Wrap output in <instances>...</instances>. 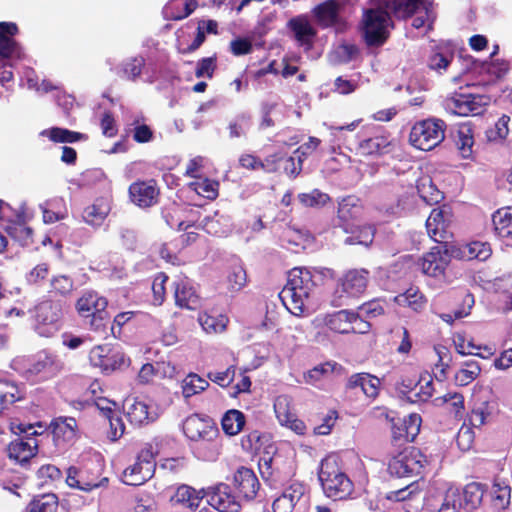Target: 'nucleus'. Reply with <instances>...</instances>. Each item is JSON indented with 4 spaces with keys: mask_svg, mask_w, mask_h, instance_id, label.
Returning <instances> with one entry per match:
<instances>
[{
    "mask_svg": "<svg viewBox=\"0 0 512 512\" xmlns=\"http://www.w3.org/2000/svg\"><path fill=\"white\" fill-rule=\"evenodd\" d=\"M385 9L371 8L364 11L362 29L365 42L368 46L383 45L389 36V27L392 26L388 11L397 18L411 17L422 6L429 15L431 4L423 0H384Z\"/></svg>",
    "mask_w": 512,
    "mask_h": 512,
    "instance_id": "obj_1",
    "label": "nucleus"
},
{
    "mask_svg": "<svg viewBox=\"0 0 512 512\" xmlns=\"http://www.w3.org/2000/svg\"><path fill=\"white\" fill-rule=\"evenodd\" d=\"M316 287L312 272L307 268H293L289 272L288 282L280 293L287 309L300 316L306 310L309 298Z\"/></svg>",
    "mask_w": 512,
    "mask_h": 512,
    "instance_id": "obj_2",
    "label": "nucleus"
},
{
    "mask_svg": "<svg viewBox=\"0 0 512 512\" xmlns=\"http://www.w3.org/2000/svg\"><path fill=\"white\" fill-rule=\"evenodd\" d=\"M318 476L327 497L341 500L351 494L352 481L340 469L335 457L329 456L322 460Z\"/></svg>",
    "mask_w": 512,
    "mask_h": 512,
    "instance_id": "obj_3",
    "label": "nucleus"
},
{
    "mask_svg": "<svg viewBox=\"0 0 512 512\" xmlns=\"http://www.w3.org/2000/svg\"><path fill=\"white\" fill-rule=\"evenodd\" d=\"M446 124L438 118H429L414 124L409 142L417 149L430 151L445 138Z\"/></svg>",
    "mask_w": 512,
    "mask_h": 512,
    "instance_id": "obj_4",
    "label": "nucleus"
},
{
    "mask_svg": "<svg viewBox=\"0 0 512 512\" xmlns=\"http://www.w3.org/2000/svg\"><path fill=\"white\" fill-rule=\"evenodd\" d=\"M155 451L151 444H146L139 452L136 462L123 472V482L138 486L151 479L155 472Z\"/></svg>",
    "mask_w": 512,
    "mask_h": 512,
    "instance_id": "obj_5",
    "label": "nucleus"
},
{
    "mask_svg": "<svg viewBox=\"0 0 512 512\" xmlns=\"http://www.w3.org/2000/svg\"><path fill=\"white\" fill-rule=\"evenodd\" d=\"M426 462L425 456L419 449L407 447L390 460L388 471L397 477L419 475Z\"/></svg>",
    "mask_w": 512,
    "mask_h": 512,
    "instance_id": "obj_6",
    "label": "nucleus"
},
{
    "mask_svg": "<svg viewBox=\"0 0 512 512\" xmlns=\"http://www.w3.org/2000/svg\"><path fill=\"white\" fill-rule=\"evenodd\" d=\"M489 103L490 97L487 95L455 93L447 97L443 105L451 114L468 116L481 114Z\"/></svg>",
    "mask_w": 512,
    "mask_h": 512,
    "instance_id": "obj_7",
    "label": "nucleus"
},
{
    "mask_svg": "<svg viewBox=\"0 0 512 512\" xmlns=\"http://www.w3.org/2000/svg\"><path fill=\"white\" fill-rule=\"evenodd\" d=\"M369 271L366 269H351L338 281L335 291V305H345L344 298L358 297L363 294L369 283Z\"/></svg>",
    "mask_w": 512,
    "mask_h": 512,
    "instance_id": "obj_8",
    "label": "nucleus"
},
{
    "mask_svg": "<svg viewBox=\"0 0 512 512\" xmlns=\"http://www.w3.org/2000/svg\"><path fill=\"white\" fill-rule=\"evenodd\" d=\"M62 315L61 305L58 302L45 300L35 306V329L44 337H50L59 330V321Z\"/></svg>",
    "mask_w": 512,
    "mask_h": 512,
    "instance_id": "obj_9",
    "label": "nucleus"
},
{
    "mask_svg": "<svg viewBox=\"0 0 512 512\" xmlns=\"http://www.w3.org/2000/svg\"><path fill=\"white\" fill-rule=\"evenodd\" d=\"M63 368L64 362L57 355L43 351L25 366L23 374L27 379L37 377L46 380L56 376Z\"/></svg>",
    "mask_w": 512,
    "mask_h": 512,
    "instance_id": "obj_10",
    "label": "nucleus"
},
{
    "mask_svg": "<svg viewBox=\"0 0 512 512\" xmlns=\"http://www.w3.org/2000/svg\"><path fill=\"white\" fill-rule=\"evenodd\" d=\"M183 432L195 442H213L219 435L216 423L207 416L192 414L183 422Z\"/></svg>",
    "mask_w": 512,
    "mask_h": 512,
    "instance_id": "obj_11",
    "label": "nucleus"
},
{
    "mask_svg": "<svg viewBox=\"0 0 512 512\" xmlns=\"http://www.w3.org/2000/svg\"><path fill=\"white\" fill-rule=\"evenodd\" d=\"M450 243H438L437 246L432 247L421 259L418 265L421 271L428 276L437 277L444 273L445 268L450 262Z\"/></svg>",
    "mask_w": 512,
    "mask_h": 512,
    "instance_id": "obj_12",
    "label": "nucleus"
},
{
    "mask_svg": "<svg viewBox=\"0 0 512 512\" xmlns=\"http://www.w3.org/2000/svg\"><path fill=\"white\" fill-rule=\"evenodd\" d=\"M207 503L219 512H238L241 500L232 493L229 485L220 483L205 491Z\"/></svg>",
    "mask_w": 512,
    "mask_h": 512,
    "instance_id": "obj_13",
    "label": "nucleus"
},
{
    "mask_svg": "<svg viewBox=\"0 0 512 512\" xmlns=\"http://www.w3.org/2000/svg\"><path fill=\"white\" fill-rule=\"evenodd\" d=\"M18 32L17 25L12 22H0V63L12 66L11 61L22 57L20 45L11 38Z\"/></svg>",
    "mask_w": 512,
    "mask_h": 512,
    "instance_id": "obj_14",
    "label": "nucleus"
},
{
    "mask_svg": "<svg viewBox=\"0 0 512 512\" xmlns=\"http://www.w3.org/2000/svg\"><path fill=\"white\" fill-rule=\"evenodd\" d=\"M450 213L444 208H435L426 220L427 233L436 243H450L452 233L449 231Z\"/></svg>",
    "mask_w": 512,
    "mask_h": 512,
    "instance_id": "obj_15",
    "label": "nucleus"
},
{
    "mask_svg": "<svg viewBox=\"0 0 512 512\" xmlns=\"http://www.w3.org/2000/svg\"><path fill=\"white\" fill-rule=\"evenodd\" d=\"M124 410L129 421L137 426L149 425L159 418L158 408L136 398L126 399Z\"/></svg>",
    "mask_w": 512,
    "mask_h": 512,
    "instance_id": "obj_16",
    "label": "nucleus"
},
{
    "mask_svg": "<svg viewBox=\"0 0 512 512\" xmlns=\"http://www.w3.org/2000/svg\"><path fill=\"white\" fill-rule=\"evenodd\" d=\"M89 360L95 367L108 373L120 368L125 363L124 354L113 351L108 345L94 347L89 353Z\"/></svg>",
    "mask_w": 512,
    "mask_h": 512,
    "instance_id": "obj_17",
    "label": "nucleus"
},
{
    "mask_svg": "<svg viewBox=\"0 0 512 512\" xmlns=\"http://www.w3.org/2000/svg\"><path fill=\"white\" fill-rule=\"evenodd\" d=\"M234 486L239 499L251 501L256 497L260 483L253 470L241 467L234 474Z\"/></svg>",
    "mask_w": 512,
    "mask_h": 512,
    "instance_id": "obj_18",
    "label": "nucleus"
},
{
    "mask_svg": "<svg viewBox=\"0 0 512 512\" xmlns=\"http://www.w3.org/2000/svg\"><path fill=\"white\" fill-rule=\"evenodd\" d=\"M361 212L359 199L354 196L343 198L338 206L335 225L343 228L345 232H354V220Z\"/></svg>",
    "mask_w": 512,
    "mask_h": 512,
    "instance_id": "obj_19",
    "label": "nucleus"
},
{
    "mask_svg": "<svg viewBox=\"0 0 512 512\" xmlns=\"http://www.w3.org/2000/svg\"><path fill=\"white\" fill-rule=\"evenodd\" d=\"M130 198L140 207H150L157 202L159 191L154 180L137 181L129 187Z\"/></svg>",
    "mask_w": 512,
    "mask_h": 512,
    "instance_id": "obj_20",
    "label": "nucleus"
},
{
    "mask_svg": "<svg viewBox=\"0 0 512 512\" xmlns=\"http://www.w3.org/2000/svg\"><path fill=\"white\" fill-rule=\"evenodd\" d=\"M306 487L299 482L292 483L273 502L274 512H292L305 498Z\"/></svg>",
    "mask_w": 512,
    "mask_h": 512,
    "instance_id": "obj_21",
    "label": "nucleus"
},
{
    "mask_svg": "<svg viewBox=\"0 0 512 512\" xmlns=\"http://www.w3.org/2000/svg\"><path fill=\"white\" fill-rule=\"evenodd\" d=\"M392 141L387 135L377 134L359 141L357 153L363 156H380L392 150Z\"/></svg>",
    "mask_w": 512,
    "mask_h": 512,
    "instance_id": "obj_22",
    "label": "nucleus"
},
{
    "mask_svg": "<svg viewBox=\"0 0 512 512\" xmlns=\"http://www.w3.org/2000/svg\"><path fill=\"white\" fill-rule=\"evenodd\" d=\"M289 399L287 396H279L274 403V410L279 422L282 425L290 427L291 430L299 435H303L306 430L305 423L297 419L296 416L289 411Z\"/></svg>",
    "mask_w": 512,
    "mask_h": 512,
    "instance_id": "obj_23",
    "label": "nucleus"
},
{
    "mask_svg": "<svg viewBox=\"0 0 512 512\" xmlns=\"http://www.w3.org/2000/svg\"><path fill=\"white\" fill-rule=\"evenodd\" d=\"M288 26L294 33V37L300 46L310 49L317 31L304 17H295L288 22Z\"/></svg>",
    "mask_w": 512,
    "mask_h": 512,
    "instance_id": "obj_24",
    "label": "nucleus"
},
{
    "mask_svg": "<svg viewBox=\"0 0 512 512\" xmlns=\"http://www.w3.org/2000/svg\"><path fill=\"white\" fill-rule=\"evenodd\" d=\"M108 301L95 291H86L78 299L76 309L82 317H89L107 308Z\"/></svg>",
    "mask_w": 512,
    "mask_h": 512,
    "instance_id": "obj_25",
    "label": "nucleus"
},
{
    "mask_svg": "<svg viewBox=\"0 0 512 512\" xmlns=\"http://www.w3.org/2000/svg\"><path fill=\"white\" fill-rule=\"evenodd\" d=\"M36 447L37 442L34 438H27L26 440L18 438L9 444L8 455L11 459L23 464L35 455Z\"/></svg>",
    "mask_w": 512,
    "mask_h": 512,
    "instance_id": "obj_26",
    "label": "nucleus"
},
{
    "mask_svg": "<svg viewBox=\"0 0 512 512\" xmlns=\"http://www.w3.org/2000/svg\"><path fill=\"white\" fill-rule=\"evenodd\" d=\"M175 302L181 308L196 310L201 306V299L188 283L181 281L175 283Z\"/></svg>",
    "mask_w": 512,
    "mask_h": 512,
    "instance_id": "obj_27",
    "label": "nucleus"
},
{
    "mask_svg": "<svg viewBox=\"0 0 512 512\" xmlns=\"http://www.w3.org/2000/svg\"><path fill=\"white\" fill-rule=\"evenodd\" d=\"M66 482L70 487H76L84 491H91L95 488L105 486L108 478L103 477L100 480L88 479L84 477V471H79L76 467L71 466L67 470Z\"/></svg>",
    "mask_w": 512,
    "mask_h": 512,
    "instance_id": "obj_28",
    "label": "nucleus"
},
{
    "mask_svg": "<svg viewBox=\"0 0 512 512\" xmlns=\"http://www.w3.org/2000/svg\"><path fill=\"white\" fill-rule=\"evenodd\" d=\"M339 5L336 0H327L313 9V14L321 27H331L338 21Z\"/></svg>",
    "mask_w": 512,
    "mask_h": 512,
    "instance_id": "obj_29",
    "label": "nucleus"
},
{
    "mask_svg": "<svg viewBox=\"0 0 512 512\" xmlns=\"http://www.w3.org/2000/svg\"><path fill=\"white\" fill-rule=\"evenodd\" d=\"M351 311L350 310H340L333 314L325 315L323 318H316L315 321H322L326 326H328L331 330L341 333L348 334L350 333V325H351Z\"/></svg>",
    "mask_w": 512,
    "mask_h": 512,
    "instance_id": "obj_30",
    "label": "nucleus"
},
{
    "mask_svg": "<svg viewBox=\"0 0 512 512\" xmlns=\"http://www.w3.org/2000/svg\"><path fill=\"white\" fill-rule=\"evenodd\" d=\"M196 8L195 0L171 1L164 7L163 13L167 19L177 21L188 17Z\"/></svg>",
    "mask_w": 512,
    "mask_h": 512,
    "instance_id": "obj_31",
    "label": "nucleus"
},
{
    "mask_svg": "<svg viewBox=\"0 0 512 512\" xmlns=\"http://www.w3.org/2000/svg\"><path fill=\"white\" fill-rule=\"evenodd\" d=\"M110 211L109 205L103 200H97L94 204L87 206L82 214L84 221L93 226L102 225Z\"/></svg>",
    "mask_w": 512,
    "mask_h": 512,
    "instance_id": "obj_32",
    "label": "nucleus"
},
{
    "mask_svg": "<svg viewBox=\"0 0 512 512\" xmlns=\"http://www.w3.org/2000/svg\"><path fill=\"white\" fill-rule=\"evenodd\" d=\"M460 489L449 487L441 496L440 503L434 505V512H461L463 510L461 504Z\"/></svg>",
    "mask_w": 512,
    "mask_h": 512,
    "instance_id": "obj_33",
    "label": "nucleus"
},
{
    "mask_svg": "<svg viewBox=\"0 0 512 512\" xmlns=\"http://www.w3.org/2000/svg\"><path fill=\"white\" fill-rule=\"evenodd\" d=\"M204 497V490L197 492L190 486L182 485L177 489L174 500L191 510H195L199 507V504Z\"/></svg>",
    "mask_w": 512,
    "mask_h": 512,
    "instance_id": "obj_34",
    "label": "nucleus"
},
{
    "mask_svg": "<svg viewBox=\"0 0 512 512\" xmlns=\"http://www.w3.org/2000/svg\"><path fill=\"white\" fill-rule=\"evenodd\" d=\"M23 397L22 391L15 383L0 380V413L8 409L16 401L23 399Z\"/></svg>",
    "mask_w": 512,
    "mask_h": 512,
    "instance_id": "obj_35",
    "label": "nucleus"
},
{
    "mask_svg": "<svg viewBox=\"0 0 512 512\" xmlns=\"http://www.w3.org/2000/svg\"><path fill=\"white\" fill-rule=\"evenodd\" d=\"M460 495L463 510L470 512L480 505L483 491L478 483H470L463 490H460Z\"/></svg>",
    "mask_w": 512,
    "mask_h": 512,
    "instance_id": "obj_36",
    "label": "nucleus"
},
{
    "mask_svg": "<svg viewBox=\"0 0 512 512\" xmlns=\"http://www.w3.org/2000/svg\"><path fill=\"white\" fill-rule=\"evenodd\" d=\"M492 221L498 236L502 238L512 237V207L495 212Z\"/></svg>",
    "mask_w": 512,
    "mask_h": 512,
    "instance_id": "obj_37",
    "label": "nucleus"
},
{
    "mask_svg": "<svg viewBox=\"0 0 512 512\" xmlns=\"http://www.w3.org/2000/svg\"><path fill=\"white\" fill-rule=\"evenodd\" d=\"M221 425L227 435H237L245 425V415L236 409L228 410L222 417Z\"/></svg>",
    "mask_w": 512,
    "mask_h": 512,
    "instance_id": "obj_38",
    "label": "nucleus"
},
{
    "mask_svg": "<svg viewBox=\"0 0 512 512\" xmlns=\"http://www.w3.org/2000/svg\"><path fill=\"white\" fill-rule=\"evenodd\" d=\"M455 144L463 158L471 156L474 138L472 128L469 125L464 124L459 127L455 137Z\"/></svg>",
    "mask_w": 512,
    "mask_h": 512,
    "instance_id": "obj_39",
    "label": "nucleus"
},
{
    "mask_svg": "<svg viewBox=\"0 0 512 512\" xmlns=\"http://www.w3.org/2000/svg\"><path fill=\"white\" fill-rule=\"evenodd\" d=\"M433 402L438 407L448 405L450 412L454 413L455 417L461 416L464 410V397L457 392H448L441 397L435 398Z\"/></svg>",
    "mask_w": 512,
    "mask_h": 512,
    "instance_id": "obj_40",
    "label": "nucleus"
},
{
    "mask_svg": "<svg viewBox=\"0 0 512 512\" xmlns=\"http://www.w3.org/2000/svg\"><path fill=\"white\" fill-rule=\"evenodd\" d=\"M43 135H47L50 140L59 143H73L82 139H86V135L70 131L68 129L54 127L49 130H44Z\"/></svg>",
    "mask_w": 512,
    "mask_h": 512,
    "instance_id": "obj_41",
    "label": "nucleus"
},
{
    "mask_svg": "<svg viewBox=\"0 0 512 512\" xmlns=\"http://www.w3.org/2000/svg\"><path fill=\"white\" fill-rule=\"evenodd\" d=\"M480 372L481 368L476 361H467L464 363V367L455 374V383L458 386H467L479 376Z\"/></svg>",
    "mask_w": 512,
    "mask_h": 512,
    "instance_id": "obj_42",
    "label": "nucleus"
},
{
    "mask_svg": "<svg viewBox=\"0 0 512 512\" xmlns=\"http://www.w3.org/2000/svg\"><path fill=\"white\" fill-rule=\"evenodd\" d=\"M199 324L207 333H220L226 329L228 318L224 315L211 316L201 314L198 318Z\"/></svg>",
    "mask_w": 512,
    "mask_h": 512,
    "instance_id": "obj_43",
    "label": "nucleus"
},
{
    "mask_svg": "<svg viewBox=\"0 0 512 512\" xmlns=\"http://www.w3.org/2000/svg\"><path fill=\"white\" fill-rule=\"evenodd\" d=\"M209 386V382L197 374H189L183 380L182 392L185 398L192 397L193 395L204 391Z\"/></svg>",
    "mask_w": 512,
    "mask_h": 512,
    "instance_id": "obj_44",
    "label": "nucleus"
},
{
    "mask_svg": "<svg viewBox=\"0 0 512 512\" xmlns=\"http://www.w3.org/2000/svg\"><path fill=\"white\" fill-rule=\"evenodd\" d=\"M57 509V497L55 494H44L40 498L33 499L28 505V512H53Z\"/></svg>",
    "mask_w": 512,
    "mask_h": 512,
    "instance_id": "obj_45",
    "label": "nucleus"
},
{
    "mask_svg": "<svg viewBox=\"0 0 512 512\" xmlns=\"http://www.w3.org/2000/svg\"><path fill=\"white\" fill-rule=\"evenodd\" d=\"M417 383L420 385L419 391L413 396L407 397L411 403L425 402L432 397L434 392L433 380L430 375L421 376Z\"/></svg>",
    "mask_w": 512,
    "mask_h": 512,
    "instance_id": "obj_46",
    "label": "nucleus"
},
{
    "mask_svg": "<svg viewBox=\"0 0 512 512\" xmlns=\"http://www.w3.org/2000/svg\"><path fill=\"white\" fill-rule=\"evenodd\" d=\"M103 416L109 421L110 424V437L112 440H117L124 433V424L121 417L112 408H102Z\"/></svg>",
    "mask_w": 512,
    "mask_h": 512,
    "instance_id": "obj_47",
    "label": "nucleus"
},
{
    "mask_svg": "<svg viewBox=\"0 0 512 512\" xmlns=\"http://www.w3.org/2000/svg\"><path fill=\"white\" fill-rule=\"evenodd\" d=\"M359 54V49L354 44L344 43L339 45L332 54L335 63H348Z\"/></svg>",
    "mask_w": 512,
    "mask_h": 512,
    "instance_id": "obj_48",
    "label": "nucleus"
},
{
    "mask_svg": "<svg viewBox=\"0 0 512 512\" xmlns=\"http://www.w3.org/2000/svg\"><path fill=\"white\" fill-rule=\"evenodd\" d=\"M490 417L491 410L488 402L485 401L472 409L469 415V422L473 427L479 428L484 425Z\"/></svg>",
    "mask_w": 512,
    "mask_h": 512,
    "instance_id": "obj_49",
    "label": "nucleus"
},
{
    "mask_svg": "<svg viewBox=\"0 0 512 512\" xmlns=\"http://www.w3.org/2000/svg\"><path fill=\"white\" fill-rule=\"evenodd\" d=\"M145 65V59L142 56H137L134 58L128 59L123 63L122 68V77H126L131 80H135L140 76L142 72V68Z\"/></svg>",
    "mask_w": 512,
    "mask_h": 512,
    "instance_id": "obj_50",
    "label": "nucleus"
},
{
    "mask_svg": "<svg viewBox=\"0 0 512 512\" xmlns=\"http://www.w3.org/2000/svg\"><path fill=\"white\" fill-rule=\"evenodd\" d=\"M51 292L61 296H68L74 289L73 280L66 275H58L51 279Z\"/></svg>",
    "mask_w": 512,
    "mask_h": 512,
    "instance_id": "obj_51",
    "label": "nucleus"
},
{
    "mask_svg": "<svg viewBox=\"0 0 512 512\" xmlns=\"http://www.w3.org/2000/svg\"><path fill=\"white\" fill-rule=\"evenodd\" d=\"M298 200L305 207H318L325 205L329 200V196L318 189H314L310 193L299 194Z\"/></svg>",
    "mask_w": 512,
    "mask_h": 512,
    "instance_id": "obj_52",
    "label": "nucleus"
},
{
    "mask_svg": "<svg viewBox=\"0 0 512 512\" xmlns=\"http://www.w3.org/2000/svg\"><path fill=\"white\" fill-rule=\"evenodd\" d=\"M55 433H62L66 438L70 439L75 436L77 429V421L73 417H59L54 421Z\"/></svg>",
    "mask_w": 512,
    "mask_h": 512,
    "instance_id": "obj_53",
    "label": "nucleus"
},
{
    "mask_svg": "<svg viewBox=\"0 0 512 512\" xmlns=\"http://www.w3.org/2000/svg\"><path fill=\"white\" fill-rule=\"evenodd\" d=\"M510 121V117L507 115H502L498 121L495 123L494 128L487 131V138L489 141H501L504 140L508 133V123Z\"/></svg>",
    "mask_w": 512,
    "mask_h": 512,
    "instance_id": "obj_54",
    "label": "nucleus"
},
{
    "mask_svg": "<svg viewBox=\"0 0 512 512\" xmlns=\"http://www.w3.org/2000/svg\"><path fill=\"white\" fill-rule=\"evenodd\" d=\"M425 181L423 180L418 186V193L428 204L438 203L443 198L442 193L432 184L430 179H427L429 182L428 186Z\"/></svg>",
    "mask_w": 512,
    "mask_h": 512,
    "instance_id": "obj_55",
    "label": "nucleus"
},
{
    "mask_svg": "<svg viewBox=\"0 0 512 512\" xmlns=\"http://www.w3.org/2000/svg\"><path fill=\"white\" fill-rule=\"evenodd\" d=\"M334 367L335 364L330 362L314 367L305 373L304 378L306 383L316 384V382L320 381L323 377L331 374L334 370Z\"/></svg>",
    "mask_w": 512,
    "mask_h": 512,
    "instance_id": "obj_56",
    "label": "nucleus"
},
{
    "mask_svg": "<svg viewBox=\"0 0 512 512\" xmlns=\"http://www.w3.org/2000/svg\"><path fill=\"white\" fill-rule=\"evenodd\" d=\"M168 280V276L164 273H159L152 284V292H153V304L155 306H160L165 298V283Z\"/></svg>",
    "mask_w": 512,
    "mask_h": 512,
    "instance_id": "obj_57",
    "label": "nucleus"
},
{
    "mask_svg": "<svg viewBox=\"0 0 512 512\" xmlns=\"http://www.w3.org/2000/svg\"><path fill=\"white\" fill-rule=\"evenodd\" d=\"M231 289L239 291L247 281L246 271L242 266H234L228 276Z\"/></svg>",
    "mask_w": 512,
    "mask_h": 512,
    "instance_id": "obj_58",
    "label": "nucleus"
},
{
    "mask_svg": "<svg viewBox=\"0 0 512 512\" xmlns=\"http://www.w3.org/2000/svg\"><path fill=\"white\" fill-rule=\"evenodd\" d=\"M452 60L451 55H444L441 53H435L429 57L428 67L439 74L446 71Z\"/></svg>",
    "mask_w": 512,
    "mask_h": 512,
    "instance_id": "obj_59",
    "label": "nucleus"
},
{
    "mask_svg": "<svg viewBox=\"0 0 512 512\" xmlns=\"http://www.w3.org/2000/svg\"><path fill=\"white\" fill-rule=\"evenodd\" d=\"M469 256L481 261L488 259L491 255V248L487 243L474 241L469 244Z\"/></svg>",
    "mask_w": 512,
    "mask_h": 512,
    "instance_id": "obj_60",
    "label": "nucleus"
},
{
    "mask_svg": "<svg viewBox=\"0 0 512 512\" xmlns=\"http://www.w3.org/2000/svg\"><path fill=\"white\" fill-rule=\"evenodd\" d=\"M511 489L507 485H501L499 483L493 486V497L497 502V505L501 508H505L510 503Z\"/></svg>",
    "mask_w": 512,
    "mask_h": 512,
    "instance_id": "obj_61",
    "label": "nucleus"
},
{
    "mask_svg": "<svg viewBox=\"0 0 512 512\" xmlns=\"http://www.w3.org/2000/svg\"><path fill=\"white\" fill-rule=\"evenodd\" d=\"M49 275V266L46 263H41L35 266L26 276L29 284H39L45 280Z\"/></svg>",
    "mask_w": 512,
    "mask_h": 512,
    "instance_id": "obj_62",
    "label": "nucleus"
},
{
    "mask_svg": "<svg viewBox=\"0 0 512 512\" xmlns=\"http://www.w3.org/2000/svg\"><path fill=\"white\" fill-rule=\"evenodd\" d=\"M215 61H216V58H214V57H208V58L201 59L198 62L197 68L195 71L196 77L201 78V77L206 76L208 78H212L213 72L216 68Z\"/></svg>",
    "mask_w": 512,
    "mask_h": 512,
    "instance_id": "obj_63",
    "label": "nucleus"
},
{
    "mask_svg": "<svg viewBox=\"0 0 512 512\" xmlns=\"http://www.w3.org/2000/svg\"><path fill=\"white\" fill-rule=\"evenodd\" d=\"M456 442L462 451H468L474 442V432L469 427H461L457 434Z\"/></svg>",
    "mask_w": 512,
    "mask_h": 512,
    "instance_id": "obj_64",
    "label": "nucleus"
}]
</instances>
